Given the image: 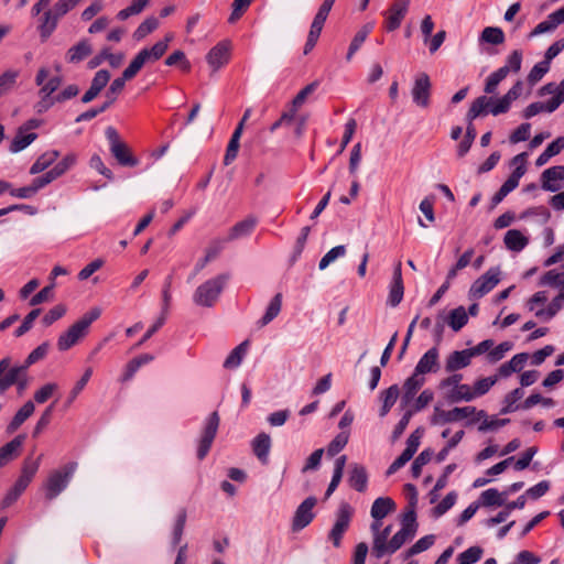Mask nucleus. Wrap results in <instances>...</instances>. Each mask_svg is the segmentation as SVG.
Returning <instances> with one entry per match:
<instances>
[{"mask_svg":"<svg viewBox=\"0 0 564 564\" xmlns=\"http://www.w3.org/2000/svg\"><path fill=\"white\" fill-rule=\"evenodd\" d=\"M452 422H458L457 421V414H456V408L445 411L440 409L438 406H435L434 414L431 419V423L433 425H442L446 423Z\"/></svg>","mask_w":564,"mask_h":564,"instance_id":"nucleus-46","label":"nucleus"},{"mask_svg":"<svg viewBox=\"0 0 564 564\" xmlns=\"http://www.w3.org/2000/svg\"><path fill=\"white\" fill-rule=\"evenodd\" d=\"M62 17L57 15L54 8L46 10L40 19L39 31L41 36L47 39L57 28L58 21Z\"/></svg>","mask_w":564,"mask_h":564,"instance_id":"nucleus-24","label":"nucleus"},{"mask_svg":"<svg viewBox=\"0 0 564 564\" xmlns=\"http://www.w3.org/2000/svg\"><path fill=\"white\" fill-rule=\"evenodd\" d=\"M432 455L433 452L431 449H424L419 454L411 466L413 477H420L423 466H425L431 460Z\"/></svg>","mask_w":564,"mask_h":564,"instance_id":"nucleus-57","label":"nucleus"},{"mask_svg":"<svg viewBox=\"0 0 564 564\" xmlns=\"http://www.w3.org/2000/svg\"><path fill=\"white\" fill-rule=\"evenodd\" d=\"M105 134L109 142V150L120 165L137 166L139 164L138 159L131 154L128 145L120 139L118 131L113 127H107Z\"/></svg>","mask_w":564,"mask_h":564,"instance_id":"nucleus-8","label":"nucleus"},{"mask_svg":"<svg viewBox=\"0 0 564 564\" xmlns=\"http://www.w3.org/2000/svg\"><path fill=\"white\" fill-rule=\"evenodd\" d=\"M457 495L455 491L448 492L434 508L435 516L440 517L446 513L456 502Z\"/></svg>","mask_w":564,"mask_h":564,"instance_id":"nucleus-64","label":"nucleus"},{"mask_svg":"<svg viewBox=\"0 0 564 564\" xmlns=\"http://www.w3.org/2000/svg\"><path fill=\"white\" fill-rule=\"evenodd\" d=\"M346 253V248L343 245L336 246L327 251L324 257L321 259L318 263L319 270H325L332 262L336 259L344 257Z\"/></svg>","mask_w":564,"mask_h":564,"instance_id":"nucleus-55","label":"nucleus"},{"mask_svg":"<svg viewBox=\"0 0 564 564\" xmlns=\"http://www.w3.org/2000/svg\"><path fill=\"white\" fill-rule=\"evenodd\" d=\"M270 449H271V437L269 434L260 433L253 438V441H252L253 454L263 464H265L268 462Z\"/></svg>","mask_w":564,"mask_h":564,"instance_id":"nucleus-26","label":"nucleus"},{"mask_svg":"<svg viewBox=\"0 0 564 564\" xmlns=\"http://www.w3.org/2000/svg\"><path fill=\"white\" fill-rule=\"evenodd\" d=\"M404 294V286H403V280H402V271H401V262H399L394 270L392 280L390 283V290L388 295V304L392 307L398 306Z\"/></svg>","mask_w":564,"mask_h":564,"instance_id":"nucleus-20","label":"nucleus"},{"mask_svg":"<svg viewBox=\"0 0 564 564\" xmlns=\"http://www.w3.org/2000/svg\"><path fill=\"white\" fill-rule=\"evenodd\" d=\"M411 0H394L384 12V28L388 32L400 28L405 18Z\"/></svg>","mask_w":564,"mask_h":564,"instance_id":"nucleus-12","label":"nucleus"},{"mask_svg":"<svg viewBox=\"0 0 564 564\" xmlns=\"http://www.w3.org/2000/svg\"><path fill=\"white\" fill-rule=\"evenodd\" d=\"M37 134L34 132H26L24 128H19L17 134L10 143V152L18 153L29 147L35 139Z\"/></svg>","mask_w":564,"mask_h":564,"instance_id":"nucleus-31","label":"nucleus"},{"mask_svg":"<svg viewBox=\"0 0 564 564\" xmlns=\"http://www.w3.org/2000/svg\"><path fill=\"white\" fill-rule=\"evenodd\" d=\"M315 497H307L295 510L293 520H292V530L297 532L307 527L314 519L315 514L313 512L314 507L316 506Z\"/></svg>","mask_w":564,"mask_h":564,"instance_id":"nucleus-13","label":"nucleus"},{"mask_svg":"<svg viewBox=\"0 0 564 564\" xmlns=\"http://www.w3.org/2000/svg\"><path fill=\"white\" fill-rule=\"evenodd\" d=\"M406 532L399 530L389 541L387 553L393 554L397 552L408 540L412 539Z\"/></svg>","mask_w":564,"mask_h":564,"instance_id":"nucleus-63","label":"nucleus"},{"mask_svg":"<svg viewBox=\"0 0 564 564\" xmlns=\"http://www.w3.org/2000/svg\"><path fill=\"white\" fill-rule=\"evenodd\" d=\"M76 468L77 463L73 462L51 473L44 485L46 499L53 500L68 486Z\"/></svg>","mask_w":564,"mask_h":564,"instance_id":"nucleus-7","label":"nucleus"},{"mask_svg":"<svg viewBox=\"0 0 564 564\" xmlns=\"http://www.w3.org/2000/svg\"><path fill=\"white\" fill-rule=\"evenodd\" d=\"M41 457L42 456H39L36 459L26 458L23 463L20 478L30 484L39 470Z\"/></svg>","mask_w":564,"mask_h":564,"instance_id":"nucleus-52","label":"nucleus"},{"mask_svg":"<svg viewBox=\"0 0 564 564\" xmlns=\"http://www.w3.org/2000/svg\"><path fill=\"white\" fill-rule=\"evenodd\" d=\"M55 283L52 282L50 285L43 288L40 292H37L35 295H33L30 300L31 306L40 305L46 301H50L53 299Z\"/></svg>","mask_w":564,"mask_h":564,"instance_id":"nucleus-62","label":"nucleus"},{"mask_svg":"<svg viewBox=\"0 0 564 564\" xmlns=\"http://www.w3.org/2000/svg\"><path fill=\"white\" fill-rule=\"evenodd\" d=\"M354 510L347 502H341L336 512L335 523L329 531L328 539L335 547H339L343 535L348 530Z\"/></svg>","mask_w":564,"mask_h":564,"instance_id":"nucleus-10","label":"nucleus"},{"mask_svg":"<svg viewBox=\"0 0 564 564\" xmlns=\"http://www.w3.org/2000/svg\"><path fill=\"white\" fill-rule=\"evenodd\" d=\"M447 398L454 402L459 401H473L475 399L473 387L466 383H460L457 389H454L448 393Z\"/></svg>","mask_w":564,"mask_h":564,"instance_id":"nucleus-47","label":"nucleus"},{"mask_svg":"<svg viewBox=\"0 0 564 564\" xmlns=\"http://www.w3.org/2000/svg\"><path fill=\"white\" fill-rule=\"evenodd\" d=\"M349 486L358 492H365L368 487V473L365 466L352 464L348 475Z\"/></svg>","mask_w":564,"mask_h":564,"instance_id":"nucleus-22","label":"nucleus"},{"mask_svg":"<svg viewBox=\"0 0 564 564\" xmlns=\"http://www.w3.org/2000/svg\"><path fill=\"white\" fill-rule=\"evenodd\" d=\"M59 156L57 150L47 151L41 154L30 167V174L36 175L50 167Z\"/></svg>","mask_w":564,"mask_h":564,"instance_id":"nucleus-32","label":"nucleus"},{"mask_svg":"<svg viewBox=\"0 0 564 564\" xmlns=\"http://www.w3.org/2000/svg\"><path fill=\"white\" fill-rule=\"evenodd\" d=\"M391 533V525L386 527L383 530H381L378 534H376L373 539V545H372V554L377 558L382 557L387 551H388V543L387 540Z\"/></svg>","mask_w":564,"mask_h":564,"instance_id":"nucleus-37","label":"nucleus"},{"mask_svg":"<svg viewBox=\"0 0 564 564\" xmlns=\"http://www.w3.org/2000/svg\"><path fill=\"white\" fill-rule=\"evenodd\" d=\"M20 73L15 69H8L0 75V97L8 94L15 85Z\"/></svg>","mask_w":564,"mask_h":564,"instance_id":"nucleus-49","label":"nucleus"},{"mask_svg":"<svg viewBox=\"0 0 564 564\" xmlns=\"http://www.w3.org/2000/svg\"><path fill=\"white\" fill-rule=\"evenodd\" d=\"M399 387L397 384L390 386L388 389L381 392L380 399H381V409H380V416H386L391 408L394 405V403L398 400L399 397Z\"/></svg>","mask_w":564,"mask_h":564,"instance_id":"nucleus-35","label":"nucleus"},{"mask_svg":"<svg viewBox=\"0 0 564 564\" xmlns=\"http://www.w3.org/2000/svg\"><path fill=\"white\" fill-rule=\"evenodd\" d=\"M34 409V403L32 401H26L8 425V432L12 433L18 430L33 414Z\"/></svg>","mask_w":564,"mask_h":564,"instance_id":"nucleus-34","label":"nucleus"},{"mask_svg":"<svg viewBox=\"0 0 564 564\" xmlns=\"http://www.w3.org/2000/svg\"><path fill=\"white\" fill-rule=\"evenodd\" d=\"M546 302V293L544 291H539L528 300L527 307L530 312H533L535 317L539 319L549 322L563 308L564 299L557 294L546 307H536V303L545 305Z\"/></svg>","mask_w":564,"mask_h":564,"instance_id":"nucleus-6","label":"nucleus"},{"mask_svg":"<svg viewBox=\"0 0 564 564\" xmlns=\"http://www.w3.org/2000/svg\"><path fill=\"white\" fill-rule=\"evenodd\" d=\"M149 2H150V0H132L130 6L120 10L117 13V19L120 21H124L128 18H130L131 15H137V14L141 13L145 9V7L149 4Z\"/></svg>","mask_w":564,"mask_h":564,"instance_id":"nucleus-44","label":"nucleus"},{"mask_svg":"<svg viewBox=\"0 0 564 564\" xmlns=\"http://www.w3.org/2000/svg\"><path fill=\"white\" fill-rule=\"evenodd\" d=\"M480 40L490 44H501L505 41L503 31L500 28L487 26L482 30Z\"/></svg>","mask_w":564,"mask_h":564,"instance_id":"nucleus-50","label":"nucleus"},{"mask_svg":"<svg viewBox=\"0 0 564 564\" xmlns=\"http://www.w3.org/2000/svg\"><path fill=\"white\" fill-rule=\"evenodd\" d=\"M110 79V73L107 69L98 70L90 84L89 89L83 95L82 101L88 104L94 100L99 93L106 87Z\"/></svg>","mask_w":564,"mask_h":564,"instance_id":"nucleus-21","label":"nucleus"},{"mask_svg":"<svg viewBox=\"0 0 564 564\" xmlns=\"http://www.w3.org/2000/svg\"><path fill=\"white\" fill-rule=\"evenodd\" d=\"M434 542L435 536L433 534L422 536L403 554V558L406 560L413 555L429 550L434 544Z\"/></svg>","mask_w":564,"mask_h":564,"instance_id":"nucleus-43","label":"nucleus"},{"mask_svg":"<svg viewBox=\"0 0 564 564\" xmlns=\"http://www.w3.org/2000/svg\"><path fill=\"white\" fill-rule=\"evenodd\" d=\"M228 279V274H219L200 284L193 295L194 302L199 306L212 307L218 300Z\"/></svg>","mask_w":564,"mask_h":564,"instance_id":"nucleus-5","label":"nucleus"},{"mask_svg":"<svg viewBox=\"0 0 564 564\" xmlns=\"http://www.w3.org/2000/svg\"><path fill=\"white\" fill-rule=\"evenodd\" d=\"M371 30L372 24H366L355 34L346 55L347 61H350L355 53L361 47Z\"/></svg>","mask_w":564,"mask_h":564,"instance_id":"nucleus-40","label":"nucleus"},{"mask_svg":"<svg viewBox=\"0 0 564 564\" xmlns=\"http://www.w3.org/2000/svg\"><path fill=\"white\" fill-rule=\"evenodd\" d=\"M424 383L425 377L413 371L412 376L409 377L403 383L402 402L404 404L411 402L415 397L416 392L423 387Z\"/></svg>","mask_w":564,"mask_h":564,"instance_id":"nucleus-23","label":"nucleus"},{"mask_svg":"<svg viewBox=\"0 0 564 564\" xmlns=\"http://www.w3.org/2000/svg\"><path fill=\"white\" fill-rule=\"evenodd\" d=\"M172 39L173 35L167 34L164 40L156 42L153 46L142 48L123 70V79H132L147 63L160 59L166 52Z\"/></svg>","mask_w":564,"mask_h":564,"instance_id":"nucleus-2","label":"nucleus"},{"mask_svg":"<svg viewBox=\"0 0 564 564\" xmlns=\"http://www.w3.org/2000/svg\"><path fill=\"white\" fill-rule=\"evenodd\" d=\"M186 523V511L184 509L180 510L176 517V521L173 528V544L176 545L181 542L183 531Z\"/></svg>","mask_w":564,"mask_h":564,"instance_id":"nucleus-61","label":"nucleus"},{"mask_svg":"<svg viewBox=\"0 0 564 564\" xmlns=\"http://www.w3.org/2000/svg\"><path fill=\"white\" fill-rule=\"evenodd\" d=\"M282 307V295L281 293L275 294L272 300L270 301L265 313L263 316L258 321L259 327H263L271 323L281 312Z\"/></svg>","mask_w":564,"mask_h":564,"instance_id":"nucleus-33","label":"nucleus"},{"mask_svg":"<svg viewBox=\"0 0 564 564\" xmlns=\"http://www.w3.org/2000/svg\"><path fill=\"white\" fill-rule=\"evenodd\" d=\"M440 351L437 347H432L419 359L414 371L424 377L426 373L436 372L440 368Z\"/></svg>","mask_w":564,"mask_h":564,"instance_id":"nucleus-18","label":"nucleus"},{"mask_svg":"<svg viewBox=\"0 0 564 564\" xmlns=\"http://www.w3.org/2000/svg\"><path fill=\"white\" fill-rule=\"evenodd\" d=\"M542 188L547 192H557L564 181V165H556L544 170L541 174Z\"/></svg>","mask_w":564,"mask_h":564,"instance_id":"nucleus-16","label":"nucleus"},{"mask_svg":"<svg viewBox=\"0 0 564 564\" xmlns=\"http://www.w3.org/2000/svg\"><path fill=\"white\" fill-rule=\"evenodd\" d=\"M159 20L154 17L147 18L134 31V37L141 40L159 28Z\"/></svg>","mask_w":564,"mask_h":564,"instance_id":"nucleus-54","label":"nucleus"},{"mask_svg":"<svg viewBox=\"0 0 564 564\" xmlns=\"http://www.w3.org/2000/svg\"><path fill=\"white\" fill-rule=\"evenodd\" d=\"M553 95V97L545 101H536L530 104L523 111V117L530 119L541 112H553L564 102V79L558 85L549 83L540 89V95Z\"/></svg>","mask_w":564,"mask_h":564,"instance_id":"nucleus-3","label":"nucleus"},{"mask_svg":"<svg viewBox=\"0 0 564 564\" xmlns=\"http://www.w3.org/2000/svg\"><path fill=\"white\" fill-rule=\"evenodd\" d=\"M349 434L341 432L335 436V438L327 446V454L329 456L337 455L348 443Z\"/></svg>","mask_w":564,"mask_h":564,"instance_id":"nucleus-59","label":"nucleus"},{"mask_svg":"<svg viewBox=\"0 0 564 564\" xmlns=\"http://www.w3.org/2000/svg\"><path fill=\"white\" fill-rule=\"evenodd\" d=\"M101 315L100 307H93L85 313L78 321L58 336L57 348L59 351H66L78 344L89 333L90 325Z\"/></svg>","mask_w":564,"mask_h":564,"instance_id":"nucleus-1","label":"nucleus"},{"mask_svg":"<svg viewBox=\"0 0 564 564\" xmlns=\"http://www.w3.org/2000/svg\"><path fill=\"white\" fill-rule=\"evenodd\" d=\"M93 52L91 44L88 40H82L76 45H73L66 53V61L68 63H79L88 57Z\"/></svg>","mask_w":564,"mask_h":564,"instance_id":"nucleus-29","label":"nucleus"},{"mask_svg":"<svg viewBox=\"0 0 564 564\" xmlns=\"http://www.w3.org/2000/svg\"><path fill=\"white\" fill-rule=\"evenodd\" d=\"M477 419H482V422L478 426L480 432L498 430L510 422L509 419H498L496 416L488 417L484 410L477 412Z\"/></svg>","mask_w":564,"mask_h":564,"instance_id":"nucleus-38","label":"nucleus"},{"mask_svg":"<svg viewBox=\"0 0 564 564\" xmlns=\"http://www.w3.org/2000/svg\"><path fill=\"white\" fill-rule=\"evenodd\" d=\"M497 381H498L497 376L486 377V378H481V379H478L477 381H475V383L473 386V392H474L475 399L486 394L496 384Z\"/></svg>","mask_w":564,"mask_h":564,"instance_id":"nucleus-53","label":"nucleus"},{"mask_svg":"<svg viewBox=\"0 0 564 564\" xmlns=\"http://www.w3.org/2000/svg\"><path fill=\"white\" fill-rule=\"evenodd\" d=\"M431 80L426 73H421L415 77L412 87L413 102L419 107L426 108L430 105Z\"/></svg>","mask_w":564,"mask_h":564,"instance_id":"nucleus-14","label":"nucleus"},{"mask_svg":"<svg viewBox=\"0 0 564 564\" xmlns=\"http://www.w3.org/2000/svg\"><path fill=\"white\" fill-rule=\"evenodd\" d=\"M468 322V314L465 307L458 306L451 311L448 315V325L454 332L460 330Z\"/></svg>","mask_w":564,"mask_h":564,"instance_id":"nucleus-42","label":"nucleus"},{"mask_svg":"<svg viewBox=\"0 0 564 564\" xmlns=\"http://www.w3.org/2000/svg\"><path fill=\"white\" fill-rule=\"evenodd\" d=\"M511 104L506 95L500 98L480 96L473 101L466 117L468 121H474L479 116L487 113L492 116L506 113L509 111Z\"/></svg>","mask_w":564,"mask_h":564,"instance_id":"nucleus-4","label":"nucleus"},{"mask_svg":"<svg viewBox=\"0 0 564 564\" xmlns=\"http://www.w3.org/2000/svg\"><path fill=\"white\" fill-rule=\"evenodd\" d=\"M66 306L64 304H57L52 307L42 318V323L45 326H51L53 323L62 318L66 314Z\"/></svg>","mask_w":564,"mask_h":564,"instance_id":"nucleus-60","label":"nucleus"},{"mask_svg":"<svg viewBox=\"0 0 564 564\" xmlns=\"http://www.w3.org/2000/svg\"><path fill=\"white\" fill-rule=\"evenodd\" d=\"M507 492H500L496 488H489L481 492L480 505L484 507L503 506L506 502Z\"/></svg>","mask_w":564,"mask_h":564,"instance_id":"nucleus-36","label":"nucleus"},{"mask_svg":"<svg viewBox=\"0 0 564 564\" xmlns=\"http://www.w3.org/2000/svg\"><path fill=\"white\" fill-rule=\"evenodd\" d=\"M507 77L506 68H498L494 73H491L487 79L484 87V91L488 95H492L497 91L499 84Z\"/></svg>","mask_w":564,"mask_h":564,"instance_id":"nucleus-45","label":"nucleus"},{"mask_svg":"<svg viewBox=\"0 0 564 564\" xmlns=\"http://www.w3.org/2000/svg\"><path fill=\"white\" fill-rule=\"evenodd\" d=\"M523 395L524 391L521 388H517L509 392L503 399L500 413L507 414L517 411L521 406L518 404V401L521 400Z\"/></svg>","mask_w":564,"mask_h":564,"instance_id":"nucleus-39","label":"nucleus"},{"mask_svg":"<svg viewBox=\"0 0 564 564\" xmlns=\"http://www.w3.org/2000/svg\"><path fill=\"white\" fill-rule=\"evenodd\" d=\"M394 510L395 503L390 497H379L373 501L370 514L375 520H382Z\"/></svg>","mask_w":564,"mask_h":564,"instance_id":"nucleus-28","label":"nucleus"},{"mask_svg":"<svg viewBox=\"0 0 564 564\" xmlns=\"http://www.w3.org/2000/svg\"><path fill=\"white\" fill-rule=\"evenodd\" d=\"M93 376V368L88 367L82 378L76 382V384L73 387L72 391L69 392L67 404L73 403V401L78 397V394L85 389L86 384L90 380Z\"/></svg>","mask_w":564,"mask_h":564,"instance_id":"nucleus-56","label":"nucleus"},{"mask_svg":"<svg viewBox=\"0 0 564 564\" xmlns=\"http://www.w3.org/2000/svg\"><path fill=\"white\" fill-rule=\"evenodd\" d=\"M257 225V218L253 216H249L243 220L237 223L229 232V240H236L241 237L249 236Z\"/></svg>","mask_w":564,"mask_h":564,"instance_id":"nucleus-30","label":"nucleus"},{"mask_svg":"<svg viewBox=\"0 0 564 564\" xmlns=\"http://www.w3.org/2000/svg\"><path fill=\"white\" fill-rule=\"evenodd\" d=\"M549 69H550L549 62L541 61V62L536 63L532 67V69L530 70V73L528 75L529 84L534 85L538 82H540L543 78V76L549 72Z\"/></svg>","mask_w":564,"mask_h":564,"instance_id":"nucleus-58","label":"nucleus"},{"mask_svg":"<svg viewBox=\"0 0 564 564\" xmlns=\"http://www.w3.org/2000/svg\"><path fill=\"white\" fill-rule=\"evenodd\" d=\"M10 358L0 360V394L4 393L11 386L18 382L21 373H24V366L10 367Z\"/></svg>","mask_w":564,"mask_h":564,"instance_id":"nucleus-15","label":"nucleus"},{"mask_svg":"<svg viewBox=\"0 0 564 564\" xmlns=\"http://www.w3.org/2000/svg\"><path fill=\"white\" fill-rule=\"evenodd\" d=\"M482 549L480 546H470L460 554H458L456 561L457 564H475L481 558Z\"/></svg>","mask_w":564,"mask_h":564,"instance_id":"nucleus-51","label":"nucleus"},{"mask_svg":"<svg viewBox=\"0 0 564 564\" xmlns=\"http://www.w3.org/2000/svg\"><path fill=\"white\" fill-rule=\"evenodd\" d=\"M248 341L239 344L225 359L224 367L227 369H235L241 365L242 358L247 351Z\"/></svg>","mask_w":564,"mask_h":564,"instance_id":"nucleus-41","label":"nucleus"},{"mask_svg":"<svg viewBox=\"0 0 564 564\" xmlns=\"http://www.w3.org/2000/svg\"><path fill=\"white\" fill-rule=\"evenodd\" d=\"M411 536H414L417 530L416 513L414 507L406 510L401 519V529Z\"/></svg>","mask_w":564,"mask_h":564,"instance_id":"nucleus-48","label":"nucleus"},{"mask_svg":"<svg viewBox=\"0 0 564 564\" xmlns=\"http://www.w3.org/2000/svg\"><path fill=\"white\" fill-rule=\"evenodd\" d=\"M230 43L221 41L215 45L207 54L206 59L214 70H218L229 61Z\"/></svg>","mask_w":564,"mask_h":564,"instance_id":"nucleus-17","label":"nucleus"},{"mask_svg":"<svg viewBox=\"0 0 564 564\" xmlns=\"http://www.w3.org/2000/svg\"><path fill=\"white\" fill-rule=\"evenodd\" d=\"M219 422H220V419H219L218 412H216V411H214L213 413H210L207 416L205 424H204L203 432H202V436L198 441V446H197V458L199 460L204 459L206 457V455L208 454V452L213 445V442L216 437V434H217V431L219 427Z\"/></svg>","mask_w":564,"mask_h":564,"instance_id":"nucleus-11","label":"nucleus"},{"mask_svg":"<svg viewBox=\"0 0 564 564\" xmlns=\"http://www.w3.org/2000/svg\"><path fill=\"white\" fill-rule=\"evenodd\" d=\"M473 352L467 349L455 350L451 352L445 359L446 372H457L471 364Z\"/></svg>","mask_w":564,"mask_h":564,"instance_id":"nucleus-19","label":"nucleus"},{"mask_svg":"<svg viewBox=\"0 0 564 564\" xmlns=\"http://www.w3.org/2000/svg\"><path fill=\"white\" fill-rule=\"evenodd\" d=\"M503 242L510 251L520 252L529 243V238L518 229H510L505 234Z\"/></svg>","mask_w":564,"mask_h":564,"instance_id":"nucleus-27","label":"nucleus"},{"mask_svg":"<svg viewBox=\"0 0 564 564\" xmlns=\"http://www.w3.org/2000/svg\"><path fill=\"white\" fill-rule=\"evenodd\" d=\"M25 435H18L12 441L0 447V468L11 462L22 447Z\"/></svg>","mask_w":564,"mask_h":564,"instance_id":"nucleus-25","label":"nucleus"},{"mask_svg":"<svg viewBox=\"0 0 564 564\" xmlns=\"http://www.w3.org/2000/svg\"><path fill=\"white\" fill-rule=\"evenodd\" d=\"M501 280V270L499 267L488 269L482 275L471 284L468 296L471 300H478L492 291Z\"/></svg>","mask_w":564,"mask_h":564,"instance_id":"nucleus-9","label":"nucleus"}]
</instances>
